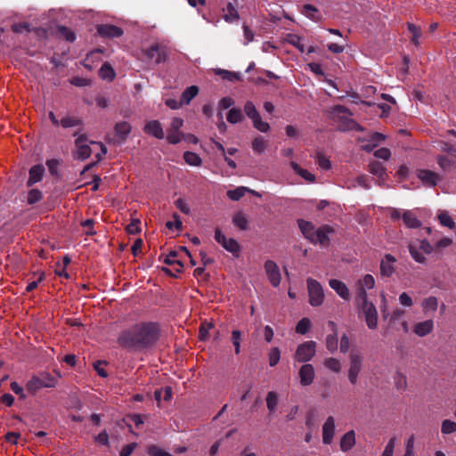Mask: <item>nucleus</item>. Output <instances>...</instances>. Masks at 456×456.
<instances>
[{"label": "nucleus", "instance_id": "nucleus-12", "mask_svg": "<svg viewBox=\"0 0 456 456\" xmlns=\"http://www.w3.org/2000/svg\"><path fill=\"white\" fill-rule=\"evenodd\" d=\"M97 33L100 37L105 38L120 37L124 31L120 27L110 24H101L97 27Z\"/></svg>", "mask_w": 456, "mask_h": 456}, {"label": "nucleus", "instance_id": "nucleus-24", "mask_svg": "<svg viewBox=\"0 0 456 456\" xmlns=\"http://www.w3.org/2000/svg\"><path fill=\"white\" fill-rule=\"evenodd\" d=\"M434 330L433 320H426L423 322H417L414 325L413 331L419 337H425L430 334Z\"/></svg>", "mask_w": 456, "mask_h": 456}, {"label": "nucleus", "instance_id": "nucleus-33", "mask_svg": "<svg viewBox=\"0 0 456 456\" xmlns=\"http://www.w3.org/2000/svg\"><path fill=\"white\" fill-rule=\"evenodd\" d=\"M183 159L190 166L200 167L202 164L201 158L197 153L191 151H185L183 153Z\"/></svg>", "mask_w": 456, "mask_h": 456}, {"label": "nucleus", "instance_id": "nucleus-63", "mask_svg": "<svg viewBox=\"0 0 456 456\" xmlns=\"http://www.w3.org/2000/svg\"><path fill=\"white\" fill-rule=\"evenodd\" d=\"M59 161L55 159H48L46 161V166L48 167V170L52 175L57 176L59 175L58 168H59Z\"/></svg>", "mask_w": 456, "mask_h": 456}, {"label": "nucleus", "instance_id": "nucleus-62", "mask_svg": "<svg viewBox=\"0 0 456 456\" xmlns=\"http://www.w3.org/2000/svg\"><path fill=\"white\" fill-rule=\"evenodd\" d=\"M213 327V324L210 322H204L200 325L199 330V338L200 340H207L208 337V331Z\"/></svg>", "mask_w": 456, "mask_h": 456}, {"label": "nucleus", "instance_id": "nucleus-4", "mask_svg": "<svg viewBox=\"0 0 456 456\" xmlns=\"http://www.w3.org/2000/svg\"><path fill=\"white\" fill-rule=\"evenodd\" d=\"M307 290L309 296V304L313 306H319L324 301V292L321 283L313 279L306 280Z\"/></svg>", "mask_w": 456, "mask_h": 456}, {"label": "nucleus", "instance_id": "nucleus-51", "mask_svg": "<svg viewBox=\"0 0 456 456\" xmlns=\"http://www.w3.org/2000/svg\"><path fill=\"white\" fill-rule=\"evenodd\" d=\"M441 432L444 435L456 432V422L450 419H444L442 422Z\"/></svg>", "mask_w": 456, "mask_h": 456}, {"label": "nucleus", "instance_id": "nucleus-21", "mask_svg": "<svg viewBox=\"0 0 456 456\" xmlns=\"http://www.w3.org/2000/svg\"><path fill=\"white\" fill-rule=\"evenodd\" d=\"M44 173H45V167L43 165L38 164V165L33 166L29 169V173H28L29 176L27 181V186L31 187L36 183L40 182L43 178Z\"/></svg>", "mask_w": 456, "mask_h": 456}, {"label": "nucleus", "instance_id": "nucleus-19", "mask_svg": "<svg viewBox=\"0 0 456 456\" xmlns=\"http://www.w3.org/2000/svg\"><path fill=\"white\" fill-rule=\"evenodd\" d=\"M330 287L336 291V293L344 300H349L350 299V293L347 286L345 282L337 280V279H331L329 281Z\"/></svg>", "mask_w": 456, "mask_h": 456}, {"label": "nucleus", "instance_id": "nucleus-41", "mask_svg": "<svg viewBox=\"0 0 456 456\" xmlns=\"http://www.w3.org/2000/svg\"><path fill=\"white\" fill-rule=\"evenodd\" d=\"M247 191H248V188H246V187H238L234 190H229L227 191V196L232 200L237 201V200H240L245 195Z\"/></svg>", "mask_w": 456, "mask_h": 456}, {"label": "nucleus", "instance_id": "nucleus-34", "mask_svg": "<svg viewBox=\"0 0 456 456\" xmlns=\"http://www.w3.org/2000/svg\"><path fill=\"white\" fill-rule=\"evenodd\" d=\"M285 41L297 48L301 53L305 52V45L301 43L302 37L296 34H287Z\"/></svg>", "mask_w": 456, "mask_h": 456}, {"label": "nucleus", "instance_id": "nucleus-56", "mask_svg": "<svg viewBox=\"0 0 456 456\" xmlns=\"http://www.w3.org/2000/svg\"><path fill=\"white\" fill-rule=\"evenodd\" d=\"M244 111L246 113V115L248 117V118H256L257 115L259 114L258 110H256L255 104L250 102V101H248L245 105H244Z\"/></svg>", "mask_w": 456, "mask_h": 456}, {"label": "nucleus", "instance_id": "nucleus-26", "mask_svg": "<svg viewBox=\"0 0 456 456\" xmlns=\"http://www.w3.org/2000/svg\"><path fill=\"white\" fill-rule=\"evenodd\" d=\"M355 444V433L354 430L347 431L340 439V449L342 452H348Z\"/></svg>", "mask_w": 456, "mask_h": 456}, {"label": "nucleus", "instance_id": "nucleus-22", "mask_svg": "<svg viewBox=\"0 0 456 456\" xmlns=\"http://www.w3.org/2000/svg\"><path fill=\"white\" fill-rule=\"evenodd\" d=\"M60 123L63 128L80 126V129L78 131L75 132L73 134V136H78L79 132L83 130L84 123H83V120L78 117L67 116V117L62 118L61 119Z\"/></svg>", "mask_w": 456, "mask_h": 456}, {"label": "nucleus", "instance_id": "nucleus-15", "mask_svg": "<svg viewBox=\"0 0 456 456\" xmlns=\"http://www.w3.org/2000/svg\"><path fill=\"white\" fill-rule=\"evenodd\" d=\"M418 178L427 186L435 187L441 179L439 175L428 169H419Z\"/></svg>", "mask_w": 456, "mask_h": 456}, {"label": "nucleus", "instance_id": "nucleus-47", "mask_svg": "<svg viewBox=\"0 0 456 456\" xmlns=\"http://www.w3.org/2000/svg\"><path fill=\"white\" fill-rule=\"evenodd\" d=\"M437 164L444 171H449L454 165V161L451 160L444 155L436 157Z\"/></svg>", "mask_w": 456, "mask_h": 456}, {"label": "nucleus", "instance_id": "nucleus-43", "mask_svg": "<svg viewBox=\"0 0 456 456\" xmlns=\"http://www.w3.org/2000/svg\"><path fill=\"white\" fill-rule=\"evenodd\" d=\"M43 199V193L37 189H31L28 193L27 202L29 205H34Z\"/></svg>", "mask_w": 456, "mask_h": 456}, {"label": "nucleus", "instance_id": "nucleus-2", "mask_svg": "<svg viewBox=\"0 0 456 456\" xmlns=\"http://www.w3.org/2000/svg\"><path fill=\"white\" fill-rule=\"evenodd\" d=\"M57 384V379L48 372L34 375L26 384V389L31 395H36L42 388H52Z\"/></svg>", "mask_w": 456, "mask_h": 456}, {"label": "nucleus", "instance_id": "nucleus-49", "mask_svg": "<svg viewBox=\"0 0 456 456\" xmlns=\"http://www.w3.org/2000/svg\"><path fill=\"white\" fill-rule=\"evenodd\" d=\"M375 286V280L371 274H365L362 280L358 281V287H362L365 289H373Z\"/></svg>", "mask_w": 456, "mask_h": 456}, {"label": "nucleus", "instance_id": "nucleus-13", "mask_svg": "<svg viewBox=\"0 0 456 456\" xmlns=\"http://www.w3.org/2000/svg\"><path fill=\"white\" fill-rule=\"evenodd\" d=\"M298 375L300 378V384L302 386H310L314 382L315 377L314 366L310 363H305L301 366Z\"/></svg>", "mask_w": 456, "mask_h": 456}, {"label": "nucleus", "instance_id": "nucleus-48", "mask_svg": "<svg viewBox=\"0 0 456 456\" xmlns=\"http://www.w3.org/2000/svg\"><path fill=\"white\" fill-rule=\"evenodd\" d=\"M409 252L411 256V257L417 262V263H420V264H424L426 262V257L425 256L419 252V248H417L415 246L413 245H409Z\"/></svg>", "mask_w": 456, "mask_h": 456}, {"label": "nucleus", "instance_id": "nucleus-8", "mask_svg": "<svg viewBox=\"0 0 456 456\" xmlns=\"http://www.w3.org/2000/svg\"><path fill=\"white\" fill-rule=\"evenodd\" d=\"M215 240L227 251L233 255L238 254L240 247L238 241L232 238L227 239L219 228L215 230Z\"/></svg>", "mask_w": 456, "mask_h": 456}, {"label": "nucleus", "instance_id": "nucleus-55", "mask_svg": "<svg viewBox=\"0 0 456 456\" xmlns=\"http://www.w3.org/2000/svg\"><path fill=\"white\" fill-rule=\"evenodd\" d=\"M240 341H241V332L240 330H233L232 332V343L234 346V352L236 354L240 353Z\"/></svg>", "mask_w": 456, "mask_h": 456}, {"label": "nucleus", "instance_id": "nucleus-23", "mask_svg": "<svg viewBox=\"0 0 456 456\" xmlns=\"http://www.w3.org/2000/svg\"><path fill=\"white\" fill-rule=\"evenodd\" d=\"M131 130L132 127L126 121L118 122L114 126V131L116 135L118 137L119 142H124L127 139Z\"/></svg>", "mask_w": 456, "mask_h": 456}, {"label": "nucleus", "instance_id": "nucleus-61", "mask_svg": "<svg viewBox=\"0 0 456 456\" xmlns=\"http://www.w3.org/2000/svg\"><path fill=\"white\" fill-rule=\"evenodd\" d=\"M141 222L139 219H133L129 224L126 225V231L129 234H137L141 232Z\"/></svg>", "mask_w": 456, "mask_h": 456}, {"label": "nucleus", "instance_id": "nucleus-57", "mask_svg": "<svg viewBox=\"0 0 456 456\" xmlns=\"http://www.w3.org/2000/svg\"><path fill=\"white\" fill-rule=\"evenodd\" d=\"M395 385L397 389L404 390L407 387V379L406 376L401 372H396L395 378Z\"/></svg>", "mask_w": 456, "mask_h": 456}, {"label": "nucleus", "instance_id": "nucleus-38", "mask_svg": "<svg viewBox=\"0 0 456 456\" xmlns=\"http://www.w3.org/2000/svg\"><path fill=\"white\" fill-rule=\"evenodd\" d=\"M243 118L242 112L238 108H232L227 114V121L231 124H237Z\"/></svg>", "mask_w": 456, "mask_h": 456}, {"label": "nucleus", "instance_id": "nucleus-9", "mask_svg": "<svg viewBox=\"0 0 456 456\" xmlns=\"http://www.w3.org/2000/svg\"><path fill=\"white\" fill-rule=\"evenodd\" d=\"M362 356L360 354H350V367L348 370V379L351 384L354 385L357 382V378L362 370Z\"/></svg>", "mask_w": 456, "mask_h": 456}, {"label": "nucleus", "instance_id": "nucleus-20", "mask_svg": "<svg viewBox=\"0 0 456 456\" xmlns=\"http://www.w3.org/2000/svg\"><path fill=\"white\" fill-rule=\"evenodd\" d=\"M328 325L331 328L332 334H330L326 337L325 344L327 349L330 353H334L338 349V330L337 325L334 322L330 321Z\"/></svg>", "mask_w": 456, "mask_h": 456}, {"label": "nucleus", "instance_id": "nucleus-53", "mask_svg": "<svg viewBox=\"0 0 456 456\" xmlns=\"http://www.w3.org/2000/svg\"><path fill=\"white\" fill-rule=\"evenodd\" d=\"M438 220L443 226L450 229H453L455 227L453 219L445 212L438 215Z\"/></svg>", "mask_w": 456, "mask_h": 456}, {"label": "nucleus", "instance_id": "nucleus-16", "mask_svg": "<svg viewBox=\"0 0 456 456\" xmlns=\"http://www.w3.org/2000/svg\"><path fill=\"white\" fill-rule=\"evenodd\" d=\"M335 435V419L332 416L326 419L322 426V442L330 444Z\"/></svg>", "mask_w": 456, "mask_h": 456}, {"label": "nucleus", "instance_id": "nucleus-28", "mask_svg": "<svg viewBox=\"0 0 456 456\" xmlns=\"http://www.w3.org/2000/svg\"><path fill=\"white\" fill-rule=\"evenodd\" d=\"M199 87L197 86H191L187 87L181 94L180 101L183 105H188L193 98L199 94Z\"/></svg>", "mask_w": 456, "mask_h": 456}, {"label": "nucleus", "instance_id": "nucleus-11", "mask_svg": "<svg viewBox=\"0 0 456 456\" xmlns=\"http://www.w3.org/2000/svg\"><path fill=\"white\" fill-rule=\"evenodd\" d=\"M87 142L86 134H79L75 140V145L77 148V158L82 160L88 159L92 154L90 146L86 143Z\"/></svg>", "mask_w": 456, "mask_h": 456}, {"label": "nucleus", "instance_id": "nucleus-1", "mask_svg": "<svg viewBox=\"0 0 456 456\" xmlns=\"http://www.w3.org/2000/svg\"><path fill=\"white\" fill-rule=\"evenodd\" d=\"M160 338V327L153 322H141L124 330L118 343L124 348L142 351L152 347Z\"/></svg>", "mask_w": 456, "mask_h": 456}, {"label": "nucleus", "instance_id": "nucleus-27", "mask_svg": "<svg viewBox=\"0 0 456 456\" xmlns=\"http://www.w3.org/2000/svg\"><path fill=\"white\" fill-rule=\"evenodd\" d=\"M298 228L300 229L301 232L303 233L304 237L310 240L311 237L314 235V232H315L316 228L314 225L313 223L309 221H305L304 219H298L297 220Z\"/></svg>", "mask_w": 456, "mask_h": 456}, {"label": "nucleus", "instance_id": "nucleus-58", "mask_svg": "<svg viewBox=\"0 0 456 456\" xmlns=\"http://www.w3.org/2000/svg\"><path fill=\"white\" fill-rule=\"evenodd\" d=\"M148 454L150 456H173L171 453L157 445L150 446L148 448Z\"/></svg>", "mask_w": 456, "mask_h": 456}, {"label": "nucleus", "instance_id": "nucleus-17", "mask_svg": "<svg viewBox=\"0 0 456 456\" xmlns=\"http://www.w3.org/2000/svg\"><path fill=\"white\" fill-rule=\"evenodd\" d=\"M143 131L145 134L152 135L157 139H163L165 137L162 125L159 120H151L147 122L143 127Z\"/></svg>", "mask_w": 456, "mask_h": 456}, {"label": "nucleus", "instance_id": "nucleus-40", "mask_svg": "<svg viewBox=\"0 0 456 456\" xmlns=\"http://www.w3.org/2000/svg\"><path fill=\"white\" fill-rule=\"evenodd\" d=\"M58 34L68 42H74L76 40L75 34L65 26L58 27Z\"/></svg>", "mask_w": 456, "mask_h": 456}, {"label": "nucleus", "instance_id": "nucleus-39", "mask_svg": "<svg viewBox=\"0 0 456 456\" xmlns=\"http://www.w3.org/2000/svg\"><path fill=\"white\" fill-rule=\"evenodd\" d=\"M251 120L253 126L262 133H266L270 129V125L267 122L262 120L260 113L256 118H251Z\"/></svg>", "mask_w": 456, "mask_h": 456}, {"label": "nucleus", "instance_id": "nucleus-50", "mask_svg": "<svg viewBox=\"0 0 456 456\" xmlns=\"http://www.w3.org/2000/svg\"><path fill=\"white\" fill-rule=\"evenodd\" d=\"M324 365L329 370L334 372H339L341 370V363L340 362L333 357L327 358L324 362Z\"/></svg>", "mask_w": 456, "mask_h": 456}, {"label": "nucleus", "instance_id": "nucleus-30", "mask_svg": "<svg viewBox=\"0 0 456 456\" xmlns=\"http://www.w3.org/2000/svg\"><path fill=\"white\" fill-rule=\"evenodd\" d=\"M99 76L102 79H108L111 81L115 78L116 73L110 63L104 62L99 70Z\"/></svg>", "mask_w": 456, "mask_h": 456}, {"label": "nucleus", "instance_id": "nucleus-42", "mask_svg": "<svg viewBox=\"0 0 456 456\" xmlns=\"http://www.w3.org/2000/svg\"><path fill=\"white\" fill-rule=\"evenodd\" d=\"M233 224L240 228V230H247L248 229V219L242 213H237L234 215L232 218Z\"/></svg>", "mask_w": 456, "mask_h": 456}, {"label": "nucleus", "instance_id": "nucleus-60", "mask_svg": "<svg viewBox=\"0 0 456 456\" xmlns=\"http://www.w3.org/2000/svg\"><path fill=\"white\" fill-rule=\"evenodd\" d=\"M183 137H184V134H183L179 131L175 132V131H169L168 130V134L167 136V139L169 143H171V144H177V143H179L182 141V139Z\"/></svg>", "mask_w": 456, "mask_h": 456}, {"label": "nucleus", "instance_id": "nucleus-35", "mask_svg": "<svg viewBox=\"0 0 456 456\" xmlns=\"http://www.w3.org/2000/svg\"><path fill=\"white\" fill-rule=\"evenodd\" d=\"M407 27H408V29L409 31L411 33L412 37H411V42L416 45V46H419V38L421 37L422 36V31H421V28L420 27L413 24V23H408L407 24Z\"/></svg>", "mask_w": 456, "mask_h": 456}, {"label": "nucleus", "instance_id": "nucleus-54", "mask_svg": "<svg viewBox=\"0 0 456 456\" xmlns=\"http://www.w3.org/2000/svg\"><path fill=\"white\" fill-rule=\"evenodd\" d=\"M269 364L272 367H274L281 359V351L278 347H273L271 348L269 354Z\"/></svg>", "mask_w": 456, "mask_h": 456}, {"label": "nucleus", "instance_id": "nucleus-37", "mask_svg": "<svg viewBox=\"0 0 456 456\" xmlns=\"http://www.w3.org/2000/svg\"><path fill=\"white\" fill-rule=\"evenodd\" d=\"M355 300L360 308L365 306V305L372 304L371 302L368 301L366 289L362 287L357 288Z\"/></svg>", "mask_w": 456, "mask_h": 456}, {"label": "nucleus", "instance_id": "nucleus-14", "mask_svg": "<svg viewBox=\"0 0 456 456\" xmlns=\"http://www.w3.org/2000/svg\"><path fill=\"white\" fill-rule=\"evenodd\" d=\"M361 310L364 314L365 322L369 329L374 330L378 326V312L373 304L365 305L361 307Z\"/></svg>", "mask_w": 456, "mask_h": 456}, {"label": "nucleus", "instance_id": "nucleus-46", "mask_svg": "<svg viewBox=\"0 0 456 456\" xmlns=\"http://www.w3.org/2000/svg\"><path fill=\"white\" fill-rule=\"evenodd\" d=\"M224 19L227 22H233L234 20L239 19L238 11L232 5V4L229 3L227 4V13L224 14Z\"/></svg>", "mask_w": 456, "mask_h": 456}, {"label": "nucleus", "instance_id": "nucleus-5", "mask_svg": "<svg viewBox=\"0 0 456 456\" xmlns=\"http://www.w3.org/2000/svg\"><path fill=\"white\" fill-rule=\"evenodd\" d=\"M316 353V343L313 340L300 344L295 353V360L298 362H307L313 359Z\"/></svg>", "mask_w": 456, "mask_h": 456}, {"label": "nucleus", "instance_id": "nucleus-32", "mask_svg": "<svg viewBox=\"0 0 456 456\" xmlns=\"http://www.w3.org/2000/svg\"><path fill=\"white\" fill-rule=\"evenodd\" d=\"M369 171L379 177V178H384V176L386 175V168L385 167L383 166L382 163L379 162V161H373L371 162L370 165H369Z\"/></svg>", "mask_w": 456, "mask_h": 456}, {"label": "nucleus", "instance_id": "nucleus-45", "mask_svg": "<svg viewBox=\"0 0 456 456\" xmlns=\"http://www.w3.org/2000/svg\"><path fill=\"white\" fill-rule=\"evenodd\" d=\"M311 328V322L308 318H302L296 326V332L305 335Z\"/></svg>", "mask_w": 456, "mask_h": 456}, {"label": "nucleus", "instance_id": "nucleus-64", "mask_svg": "<svg viewBox=\"0 0 456 456\" xmlns=\"http://www.w3.org/2000/svg\"><path fill=\"white\" fill-rule=\"evenodd\" d=\"M175 205L182 213H183L185 215H189L190 214L191 209H190L188 204L186 203V201L183 199H182V198L177 199L175 201Z\"/></svg>", "mask_w": 456, "mask_h": 456}, {"label": "nucleus", "instance_id": "nucleus-29", "mask_svg": "<svg viewBox=\"0 0 456 456\" xmlns=\"http://www.w3.org/2000/svg\"><path fill=\"white\" fill-rule=\"evenodd\" d=\"M421 307L426 314L429 312H436L438 308V298L434 296L424 298L421 302Z\"/></svg>", "mask_w": 456, "mask_h": 456}, {"label": "nucleus", "instance_id": "nucleus-7", "mask_svg": "<svg viewBox=\"0 0 456 456\" xmlns=\"http://www.w3.org/2000/svg\"><path fill=\"white\" fill-rule=\"evenodd\" d=\"M144 56L152 61L155 64L165 62L167 60L168 53L164 45L155 44L150 48L143 50Z\"/></svg>", "mask_w": 456, "mask_h": 456}, {"label": "nucleus", "instance_id": "nucleus-6", "mask_svg": "<svg viewBox=\"0 0 456 456\" xmlns=\"http://www.w3.org/2000/svg\"><path fill=\"white\" fill-rule=\"evenodd\" d=\"M334 229L329 224H322L315 230L310 239L313 244H320L322 247H328L330 242V235L334 233Z\"/></svg>", "mask_w": 456, "mask_h": 456}, {"label": "nucleus", "instance_id": "nucleus-18", "mask_svg": "<svg viewBox=\"0 0 456 456\" xmlns=\"http://www.w3.org/2000/svg\"><path fill=\"white\" fill-rule=\"evenodd\" d=\"M396 261L395 257L391 254H386L385 257L380 263V273L382 276L390 277L394 272V263Z\"/></svg>", "mask_w": 456, "mask_h": 456}, {"label": "nucleus", "instance_id": "nucleus-59", "mask_svg": "<svg viewBox=\"0 0 456 456\" xmlns=\"http://www.w3.org/2000/svg\"><path fill=\"white\" fill-rule=\"evenodd\" d=\"M218 73L222 76V78L226 79L228 81H239V80H240V75L239 73H236V72H233V71L221 69V70H219Z\"/></svg>", "mask_w": 456, "mask_h": 456}, {"label": "nucleus", "instance_id": "nucleus-10", "mask_svg": "<svg viewBox=\"0 0 456 456\" xmlns=\"http://www.w3.org/2000/svg\"><path fill=\"white\" fill-rule=\"evenodd\" d=\"M265 270L270 283L273 287H278L281 283V272L277 264L273 260H267L265 263Z\"/></svg>", "mask_w": 456, "mask_h": 456}, {"label": "nucleus", "instance_id": "nucleus-36", "mask_svg": "<svg viewBox=\"0 0 456 456\" xmlns=\"http://www.w3.org/2000/svg\"><path fill=\"white\" fill-rule=\"evenodd\" d=\"M267 147L266 141L260 135L256 136L252 142V149L255 153L261 154Z\"/></svg>", "mask_w": 456, "mask_h": 456}, {"label": "nucleus", "instance_id": "nucleus-3", "mask_svg": "<svg viewBox=\"0 0 456 456\" xmlns=\"http://www.w3.org/2000/svg\"><path fill=\"white\" fill-rule=\"evenodd\" d=\"M330 113L334 116H338V119L347 125V128L351 130H355L358 132L363 131V127L358 124L356 121H354L352 118H349L348 117L353 116L352 111L343 106V105H335Z\"/></svg>", "mask_w": 456, "mask_h": 456}, {"label": "nucleus", "instance_id": "nucleus-31", "mask_svg": "<svg viewBox=\"0 0 456 456\" xmlns=\"http://www.w3.org/2000/svg\"><path fill=\"white\" fill-rule=\"evenodd\" d=\"M290 167H292L296 174L299 175L305 180L311 183L315 181L314 175L311 174L306 169L302 168L297 163L292 161L290 163Z\"/></svg>", "mask_w": 456, "mask_h": 456}, {"label": "nucleus", "instance_id": "nucleus-52", "mask_svg": "<svg viewBox=\"0 0 456 456\" xmlns=\"http://www.w3.org/2000/svg\"><path fill=\"white\" fill-rule=\"evenodd\" d=\"M316 162L318 166L323 170H329L331 168L330 160L325 157L322 152H317Z\"/></svg>", "mask_w": 456, "mask_h": 456}, {"label": "nucleus", "instance_id": "nucleus-44", "mask_svg": "<svg viewBox=\"0 0 456 456\" xmlns=\"http://www.w3.org/2000/svg\"><path fill=\"white\" fill-rule=\"evenodd\" d=\"M278 404V396L275 392H269L266 396V405L270 412H273L276 410Z\"/></svg>", "mask_w": 456, "mask_h": 456}, {"label": "nucleus", "instance_id": "nucleus-25", "mask_svg": "<svg viewBox=\"0 0 456 456\" xmlns=\"http://www.w3.org/2000/svg\"><path fill=\"white\" fill-rule=\"evenodd\" d=\"M402 219L407 228L416 229L422 224L421 221L411 210H403Z\"/></svg>", "mask_w": 456, "mask_h": 456}]
</instances>
